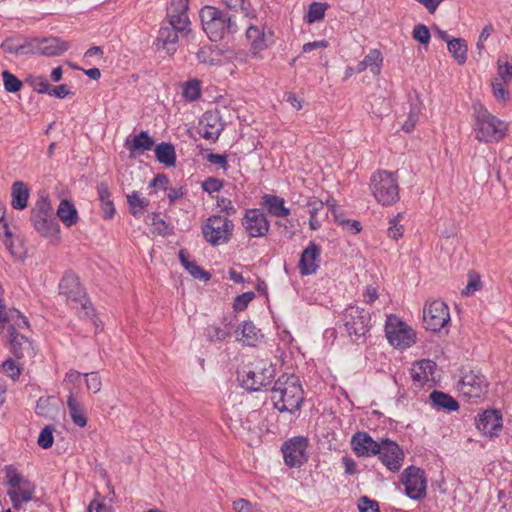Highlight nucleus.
<instances>
[{"label":"nucleus","mask_w":512,"mask_h":512,"mask_svg":"<svg viewBox=\"0 0 512 512\" xmlns=\"http://www.w3.org/2000/svg\"><path fill=\"white\" fill-rule=\"evenodd\" d=\"M327 205L329 206L330 210L332 211L335 220L339 224L343 225L347 230L351 231L353 234H357V233H359L361 231V224H360V222H358L356 220H345V219H342L337 214V208H336V205L334 203H331V202L327 201Z\"/></svg>","instance_id":"nucleus-42"},{"label":"nucleus","mask_w":512,"mask_h":512,"mask_svg":"<svg viewBox=\"0 0 512 512\" xmlns=\"http://www.w3.org/2000/svg\"><path fill=\"white\" fill-rule=\"evenodd\" d=\"M169 24L171 27H174L178 30H185L186 26L189 24V19L187 12L175 13L168 12Z\"/></svg>","instance_id":"nucleus-47"},{"label":"nucleus","mask_w":512,"mask_h":512,"mask_svg":"<svg viewBox=\"0 0 512 512\" xmlns=\"http://www.w3.org/2000/svg\"><path fill=\"white\" fill-rule=\"evenodd\" d=\"M201 95L200 81L197 79L189 80L183 87V96L187 101H195Z\"/></svg>","instance_id":"nucleus-43"},{"label":"nucleus","mask_w":512,"mask_h":512,"mask_svg":"<svg viewBox=\"0 0 512 512\" xmlns=\"http://www.w3.org/2000/svg\"><path fill=\"white\" fill-rule=\"evenodd\" d=\"M28 82L34 91H36L38 93H47L48 94L49 89H50V84L48 83V81L45 77H43V76L30 77L28 79Z\"/></svg>","instance_id":"nucleus-51"},{"label":"nucleus","mask_w":512,"mask_h":512,"mask_svg":"<svg viewBox=\"0 0 512 512\" xmlns=\"http://www.w3.org/2000/svg\"><path fill=\"white\" fill-rule=\"evenodd\" d=\"M205 335L209 341H223L230 336V331L215 325H209L205 328Z\"/></svg>","instance_id":"nucleus-45"},{"label":"nucleus","mask_w":512,"mask_h":512,"mask_svg":"<svg viewBox=\"0 0 512 512\" xmlns=\"http://www.w3.org/2000/svg\"><path fill=\"white\" fill-rule=\"evenodd\" d=\"M481 287L480 278L477 275H470L469 282L465 289L462 291V294L469 296L475 291L479 290Z\"/></svg>","instance_id":"nucleus-64"},{"label":"nucleus","mask_w":512,"mask_h":512,"mask_svg":"<svg viewBox=\"0 0 512 512\" xmlns=\"http://www.w3.org/2000/svg\"><path fill=\"white\" fill-rule=\"evenodd\" d=\"M371 181L373 195L379 203L391 205L398 200V181L394 173L379 171L373 175Z\"/></svg>","instance_id":"nucleus-7"},{"label":"nucleus","mask_w":512,"mask_h":512,"mask_svg":"<svg viewBox=\"0 0 512 512\" xmlns=\"http://www.w3.org/2000/svg\"><path fill=\"white\" fill-rule=\"evenodd\" d=\"M488 383L485 376L478 370H461V378L457 383V390L467 399H479L487 390Z\"/></svg>","instance_id":"nucleus-8"},{"label":"nucleus","mask_w":512,"mask_h":512,"mask_svg":"<svg viewBox=\"0 0 512 512\" xmlns=\"http://www.w3.org/2000/svg\"><path fill=\"white\" fill-rule=\"evenodd\" d=\"M5 324H10L9 333L17 332L16 327L23 328L29 327L27 318L17 309H4L0 316V328Z\"/></svg>","instance_id":"nucleus-27"},{"label":"nucleus","mask_w":512,"mask_h":512,"mask_svg":"<svg viewBox=\"0 0 512 512\" xmlns=\"http://www.w3.org/2000/svg\"><path fill=\"white\" fill-rule=\"evenodd\" d=\"M246 37L251 44V49L254 54L263 51L273 42V33L271 30L265 31L253 25L247 28Z\"/></svg>","instance_id":"nucleus-22"},{"label":"nucleus","mask_w":512,"mask_h":512,"mask_svg":"<svg viewBox=\"0 0 512 512\" xmlns=\"http://www.w3.org/2000/svg\"><path fill=\"white\" fill-rule=\"evenodd\" d=\"M476 139L485 142H498L506 133L507 125L493 116L481 104L474 106Z\"/></svg>","instance_id":"nucleus-3"},{"label":"nucleus","mask_w":512,"mask_h":512,"mask_svg":"<svg viewBox=\"0 0 512 512\" xmlns=\"http://www.w3.org/2000/svg\"><path fill=\"white\" fill-rule=\"evenodd\" d=\"M254 292H245L238 295L234 300V309L236 311H243L247 308L248 304L254 299Z\"/></svg>","instance_id":"nucleus-55"},{"label":"nucleus","mask_w":512,"mask_h":512,"mask_svg":"<svg viewBox=\"0 0 512 512\" xmlns=\"http://www.w3.org/2000/svg\"><path fill=\"white\" fill-rule=\"evenodd\" d=\"M235 334L237 341L247 346H255L262 337L260 330L251 321H243L239 324Z\"/></svg>","instance_id":"nucleus-26"},{"label":"nucleus","mask_w":512,"mask_h":512,"mask_svg":"<svg viewBox=\"0 0 512 512\" xmlns=\"http://www.w3.org/2000/svg\"><path fill=\"white\" fill-rule=\"evenodd\" d=\"M5 482L8 485V495L12 501L13 508L19 509L24 503L33 498L35 487L12 465L4 468Z\"/></svg>","instance_id":"nucleus-5"},{"label":"nucleus","mask_w":512,"mask_h":512,"mask_svg":"<svg viewBox=\"0 0 512 512\" xmlns=\"http://www.w3.org/2000/svg\"><path fill=\"white\" fill-rule=\"evenodd\" d=\"M381 462L393 472L398 471L404 460V453L400 446L389 439L381 440V450L378 452Z\"/></svg>","instance_id":"nucleus-15"},{"label":"nucleus","mask_w":512,"mask_h":512,"mask_svg":"<svg viewBox=\"0 0 512 512\" xmlns=\"http://www.w3.org/2000/svg\"><path fill=\"white\" fill-rule=\"evenodd\" d=\"M308 439L298 436L286 441L282 446L284 461L289 467H300L307 460Z\"/></svg>","instance_id":"nucleus-12"},{"label":"nucleus","mask_w":512,"mask_h":512,"mask_svg":"<svg viewBox=\"0 0 512 512\" xmlns=\"http://www.w3.org/2000/svg\"><path fill=\"white\" fill-rule=\"evenodd\" d=\"M51 398H39L36 404V414L43 417H51L52 409H51Z\"/></svg>","instance_id":"nucleus-54"},{"label":"nucleus","mask_w":512,"mask_h":512,"mask_svg":"<svg viewBox=\"0 0 512 512\" xmlns=\"http://www.w3.org/2000/svg\"><path fill=\"white\" fill-rule=\"evenodd\" d=\"M181 30H178L174 27L167 26L162 27L159 30V35L157 37V40L159 42H162L163 48L169 53L174 54L176 51V43L178 42V32Z\"/></svg>","instance_id":"nucleus-32"},{"label":"nucleus","mask_w":512,"mask_h":512,"mask_svg":"<svg viewBox=\"0 0 512 512\" xmlns=\"http://www.w3.org/2000/svg\"><path fill=\"white\" fill-rule=\"evenodd\" d=\"M321 250L315 242H310L303 250L300 260L299 269L302 275H311L316 273L319 268Z\"/></svg>","instance_id":"nucleus-21"},{"label":"nucleus","mask_w":512,"mask_h":512,"mask_svg":"<svg viewBox=\"0 0 512 512\" xmlns=\"http://www.w3.org/2000/svg\"><path fill=\"white\" fill-rule=\"evenodd\" d=\"M401 482L409 498L419 500L426 496V478L424 471L420 468L407 467L402 473Z\"/></svg>","instance_id":"nucleus-11"},{"label":"nucleus","mask_w":512,"mask_h":512,"mask_svg":"<svg viewBox=\"0 0 512 512\" xmlns=\"http://www.w3.org/2000/svg\"><path fill=\"white\" fill-rule=\"evenodd\" d=\"M435 368L436 363L429 359L415 362L410 369L413 382L418 386H423L433 376Z\"/></svg>","instance_id":"nucleus-23"},{"label":"nucleus","mask_w":512,"mask_h":512,"mask_svg":"<svg viewBox=\"0 0 512 512\" xmlns=\"http://www.w3.org/2000/svg\"><path fill=\"white\" fill-rule=\"evenodd\" d=\"M200 19L204 32L211 41L217 42L227 34L238 31L236 16L212 6H205L200 11Z\"/></svg>","instance_id":"nucleus-2"},{"label":"nucleus","mask_w":512,"mask_h":512,"mask_svg":"<svg viewBox=\"0 0 512 512\" xmlns=\"http://www.w3.org/2000/svg\"><path fill=\"white\" fill-rule=\"evenodd\" d=\"M127 202L129 204L130 213L136 218H140L143 215L149 204V201L145 198H140L139 193L136 191L127 195Z\"/></svg>","instance_id":"nucleus-39"},{"label":"nucleus","mask_w":512,"mask_h":512,"mask_svg":"<svg viewBox=\"0 0 512 512\" xmlns=\"http://www.w3.org/2000/svg\"><path fill=\"white\" fill-rule=\"evenodd\" d=\"M382 62L383 57L381 52L378 49H371L364 59L357 64L355 71L356 73H361L367 68H370V71L374 75H378L381 71Z\"/></svg>","instance_id":"nucleus-28"},{"label":"nucleus","mask_w":512,"mask_h":512,"mask_svg":"<svg viewBox=\"0 0 512 512\" xmlns=\"http://www.w3.org/2000/svg\"><path fill=\"white\" fill-rule=\"evenodd\" d=\"M275 377V368L272 364L256 366L255 369L246 372L243 378V386L250 391H259L269 385Z\"/></svg>","instance_id":"nucleus-13"},{"label":"nucleus","mask_w":512,"mask_h":512,"mask_svg":"<svg viewBox=\"0 0 512 512\" xmlns=\"http://www.w3.org/2000/svg\"><path fill=\"white\" fill-rule=\"evenodd\" d=\"M243 225L251 237L264 236L269 230V222L265 214L259 209L247 210Z\"/></svg>","instance_id":"nucleus-18"},{"label":"nucleus","mask_w":512,"mask_h":512,"mask_svg":"<svg viewBox=\"0 0 512 512\" xmlns=\"http://www.w3.org/2000/svg\"><path fill=\"white\" fill-rule=\"evenodd\" d=\"M358 509L360 512H380L378 503L367 496L359 498Z\"/></svg>","instance_id":"nucleus-56"},{"label":"nucleus","mask_w":512,"mask_h":512,"mask_svg":"<svg viewBox=\"0 0 512 512\" xmlns=\"http://www.w3.org/2000/svg\"><path fill=\"white\" fill-rule=\"evenodd\" d=\"M475 425L484 435L493 437L502 428V415L498 410H485L476 416Z\"/></svg>","instance_id":"nucleus-19"},{"label":"nucleus","mask_w":512,"mask_h":512,"mask_svg":"<svg viewBox=\"0 0 512 512\" xmlns=\"http://www.w3.org/2000/svg\"><path fill=\"white\" fill-rule=\"evenodd\" d=\"M194 278L200 279L203 281H208L211 277L210 273L204 271L200 266H198L195 262L187 266L186 269Z\"/></svg>","instance_id":"nucleus-60"},{"label":"nucleus","mask_w":512,"mask_h":512,"mask_svg":"<svg viewBox=\"0 0 512 512\" xmlns=\"http://www.w3.org/2000/svg\"><path fill=\"white\" fill-rule=\"evenodd\" d=\"M86 387L93 393H98L101 390L102 382L97 372L86 373L85 375Z\"/></svg>","instance_id":"nucleus-52"},{"label":"nucleus","mask_w":512,"mask_h":512,"mask_svg":"<svg viewBox=\"0 0 512 512\" xmlns=\"http://www.w3.org/2000/svg\"><path fill=\"white\" fill-rule=\"evenodd\" d=\"M22 55L41 54V39L33 38L22 43Z\"/></svg>","instance_id":"nucleus-57"},{"label":"nucleus","mask_w":512,"mask_h":512,"mask_svg":"<svg viewBox=\"0 0 512 512\" xmlns=\"http://www.w3.org/2000/svg\"><path fill=\"white\" fill-rule=\"evenodd\" d=\"M433 406L437 409L445 411H457L459 409L458 402L449 394L441 391H433L429 396Z\"/></svg>","instance_id":"nucleus-33"},{"label":"nucleus","mask_w":512,"mask_h":512,"mask_svg":"<svg viewBox=\"0 0 512 512\" xmlns=\"http://www.w3.org/2000/svg\"><path fill=\"white\" fill-rule=\"evenodd\" d=\"M449 322V308L444 302L435 300L425 305L423 309V323L427 330L433 332L440 331Z\"/></svg>","instance_id":"nucleus-10"},{"label":"nucleus","mask_w":512,"mask_h":512,"mask_svg":"<svg viewBox=\"0 0 512 512\" xmlns=\"http://www.w3.org/2000/svg\"><path fill=\"white\" fill-rule=\"evenodd\" d=\"M1 48L4 52L10 54L22 55L23 47L22 44H17L12 39H7L1 44Z\"/></svg>","instance_id":"nucleus-63"},{"label":"nucleus","mask_w":512,"mask_h":512,"mask_svg":"<svg viewBox=\"0 0 512 512\" xmlns=\"http://www.w3.org/2000/svg\"><path fill=\"white\" fill-rule=\"evenodd\" d=\"M54 430V426L52 425H47L41 430L37 440V443L41 448L49 449L50 447H52L54 442Z\"/></svg>","instance_id":"nucleus-46"},{"label":"nucleus","mask_w":512,"mask_h":512,"mask_svg":"<svg viewBox=\"0 0 512 512\" xmlns=\"http://www.w3.org/2000/svg\"><path fill=\"white\" fill-rule=\"evenodd\" d=\"M224 123L218 112H206L203 114L199 123V134L206 140L215 142L222 130Z\"/></svg>","instance_id":"nucleus-17"},{"label":"nucleus","mask_w":512,"mask_h":512,"mask_svg":"<svg viewBox=\"0 0 512 512\" xmlns=\"http://www.w3.org/2000/svg\"><path fill=\"white\" fill-rule=\"evenodd\" d=\"M448 51L452 54L456 62L460 65L464 64L467 60V43L462 38H455L448 41Z\"/></svg>","instance_id":"nucleus-37"},{"label":"nucleus","mask_w":512,"mask_h":512,"mask_svg":"<svg viewBox=\"0 0 512 512\" xmlns=\"http://www.w3.org/2000/svg\"><path fill=\"white\" fill-rule=\"evenodd\" d=\"M4 88L7 92L16 93L21 90L23 83L14 74L8 70L2 72Z\"/></svg>","instance_id":"nucleus-44"},{"label":"nucleus","mask_w":512,"mask_h":512,"mask_svg":"<svg viewBox=\"0 0 512 512\" xmlns=\"http://www.w3.org/2000/svg\"><path fill=\"white\" fill-rule=\"evenodd\" d=\"M223 183L221 180L216 178H208L202 183V188L205 192L211 194L221 190Z\"/></svg>","instance_id":"nucleus-62"},{"label":"nucleus","mask_w":512,"mask_h":512,"mask_svg":"<svg viewBox=\"0 0 512 512\" xmlns=\"http://www.w3.org/2000/svg\"><path fill=\"white\" fill-rule=\"evenodd\" d=\"M69 48V44L59 38L50 37L41 39V55L54 57L63 54Z\"/></svg>","instance_id":"nucleus-30"},{"label":"nucleus","mask_w":512,"mask_h":512,"mask_svg":"<svg viewBox=\"0 0 512 512\" xmlns=\"http://www.w3.org/2000/svg\"><path fill=\"white\" fill-rule=\"evenodd\" d=\"M506 84L507 83H504L503 81L500 82L498 79L492 83L493 94L498 100L505 101L508 98L509 93L505 88Z\"/></svg>","instance_id":"nucleus-61"},{"label":"nucleus","mask_w":512,"mask_h":512,"mask_svg":"<svg viewBox=\"0 0 512 512\" xmlns=\"http://www.w3.org/2000/svg\"><path fill=\"white\" fill-rule=\"evenodd\" d=\"M67 407L73 423L76 426L85 427L87 424L85 409L72 393L67 398Z\"/></svg>","instance_id":"nucleus-31"},{"label":"nucleus","mask_w":512,"mask_h":512,"mask_svg":"<svg viewBox=\"0 0 512 512\" xmlns=\"http://www.w3.org/2000/svg\"><path fill=\"white\" fill-rule=\"evenodd\" d=\"M271 400L280 412L293 413L300 408L303 390L295 375H281L271 389Z\"/></svg>","instance_id":"nucleus-1"},{"label":"nucleus","mask_w":512,"mask_h":512,"mask_svg":"<svg viewBox=\"0 0 512 512\" xmlns=\"http://www.w3.org/2000/svg\"><path fill=\"white\" fill-rule=\"evenodd\" d=\"M3 372L13 380L19 378L21 374V368L19 365H16L15 362L11 359L6 360L2 364Z\"/></svg>","instance_id":"nucleus-58"},{"label":"nucleus","mask_w":512,"mask_h":512,"mask_svg":"<svg viewBox=\"0 0 512 512\" xmlns=\"http://www.w3.org/2000/svg\"><path fill=\"white\" fill-rule=\"evenodd\" d=\"M57 216L67 226L71 227L78 221V212L68 200H62L57 209Z\"/></svg>","instance_id":"nucleus-36"},{"label":"nucleus","mask_w":512,"mask_h":512,"mask_svg":"<svg viewBox=\"0 0 512 512\" xmlns=\"http://www.w3.org/2000/svg\"><path fill=\"white\" fill-rule=\"evenodd\" d=\"M329 5L327 3L313 2L309 5L308 12L305 16L307 23L312 24L322 20L325 16V11Z\"/></svg>","instance_id":"nucleus-40"},{"label":"nucleus","mask_w":512,"mask_h":512,"mask_svg":"<svg viewBox=\"0 0 512 512\" xmlns=\"http://www.w3.org/2000/svg\"><path fill=\"white\" fill-rule=\"evenodd\" d=\"M498 76L504 83H508L512 78V64L508 62L507 56L498 59Z\"/></svg>","instance_id":"nucleus-48"},{"label":"nucleus","mask_w":512,"mask_h":512,"mask_svg":"<svg viewBox=\"0 0 512 512\" xmlns=\"http://www.w3.org/2000/svg\"><path fill=\"white\" fill-rule=\"evenodd\" d=\"M12 201L11 205L14 209L23 210L27 207L29 198V190L27 186L21 182H14L12 185Z\"/></svg>","instance_id":"nucleus-34"},{"label":"nucleus","mask_w":512,"mask_h":512,"mask_svg":"<svg viewBox=\"0 0 512 512\" xmlns=\"http://www.w3.org/2000/svg\"><path fill=\"white\" fill-rule=\"evenodd\" d=\"M341 321L352 342H364L371 328V316L365 309L350 305L344 309Z\"/></svg>","instance_id":"nucleus-4"},{"label":"nucleus","mask_w":512,"mask_h":512,"mask_svg":"<svg viewBox=\"0 0 512 512\" xmlns=\"http://www.w3.org/2000/svg\"><path fill=\"white\" fill-rule=\"evenodd\" d=\"M60 294L65 295L69 300L82 305L88 309V299L86 293L79 284L78 277L73 272H66L59 284Z\"/></svg>","instance_id":"nucleus-14"},{"label":"nucleus","mask_w":512,"mask_h":512,"mask_svg":"<svg viewBox=\"0 0 512 512\" xmlns=\"http://www.w3.org/2000/svg\"><path fill=\"white\" fill-rule=\"evenodd\" d=\"M155 144L154 139L146 131L134 135L132 140L127 139L125 147L129 150L130 156L135 158L146 151H150Z\"/></svg>","instance_id":"nucleus-24"},{"label":"nucleus","mask_w":512,"mask_h":512,"mask_svg":"<svg viewBox=\"0 0 512 512\" xmlns=\"http://www.w3.org/2000/svg\"><path fill=\"white\" fill-rule=\"evenodd\" d=\"M262 203L272 216L287 217L290 214V209L284 205V199L279 196L265 194Z\"/></svg>","instance_id":"nucleus-29"},{"label":"nucleus","mask_w":512,"mask_h":512,"mask_svg":"<svg viewBox=\"0 0 512 512\" xmlns=\"http://www.w3.org/2000/svg\"><path fill=\"white\" fill-rule=\"evenodd\" d=\"M412 37L421 44L427 45L430 41L431 34L426 25L417 24L413 28Z\"/></svg>","instance_id":"nucleus-49"},{"label":"nucleus","mask_w":512,"mask_h":512,"mask_svg":"<svg viewBox=\"0 0 512 512\" xmlns=\"http://www.w3.org/2000/svg\"><path fill=\"white\" fill-rule=\"evenodd\" d=\"M402 217V214H398L390 221V226L388 228V236L394 240H398L403 235V227L399 225V219Z\"/></svg>","instance_id":"nucleus-59"},{"label":"nucleus","mask_w":512,"mask_h":512,"mask_svg":"<svg viewBox=\"0 0 512 512\" xmlns=\"http://www.w3.org/2000/svg\"><path fill=\"white\" fill-rule=\"evenodd\" d=\"M44 215L48 216L49 214H53L52 207L47 197L41 196L35 206L31 210V215Z\"/></svg>","instance_id":"nucleus-50"},{"label":"nucleus","mask_w":512,"mask_h":512,"mask_svg":"<svg viewBox=\"0 0 512 512\" xmlns=\"http://www.w3.org/2000/svg\"><path fill=\"white\" fill-rule=\"evenodd\" d=\"M421 109H422V103L420 101L417 100L416 103L411 104L408 119L402 125V129L405 132L408 133L414 129L416 123L418 122L419 115L421 113Z\"/></svg>","instance_id":"nucleus-41"},{"label":"nucleus","mask_w":512,"mask_h":512,"mask_svg":"<svg viewBox=\"0 0 512 512\" xmlns=\"http://www.w3.org/2000/svg\"><path fill=\"white\" fill-rule=\"evenodd\" d=\"M157 160L167 167H173L176 164L175 148L171 143L162 142L155 149Z\"/></svg>","instance_id":"nucleus-35"},{"label":"nucleus","mask_w":512,"mask_h":512,"mask_svg":"<svg viewBox=\"0 0 512 512\" xmlns=\"http://www.w3.org/2000/svg\"><path fill=\"white\" fill-rule=\"evenodd\" d=\"M233 229V222L222 215L210 216L201 228L203 238L212 246L228 243L232 237Z\"/></svg>","instance_id":"nucleus-6"},{"label":"nucleus","mask_w":512,"mask_h":512,"mask_svg":"<svg viewBox=\"0 0 512 512\" xmlns=\"http://www.w3.org/2000/svg\"><path fill=\"white\" fill-rule=\"evenodd\" d=\"M232 505L236 512H261L256 504L243 498L235 500Z\"/></svg>","instance_id":"nucleus-53"},{"label":"nucleus","mask_w":512,"mask_h":512,"mask_svg":"<svg viewBox=\"0 0 512 512\" xmlns=\"http://www.w3.org/2000/svg\"><path fill=\"white\" fill-rule=\"evenodd\" d=\"M352 449L359 457L378 455L381 450V442L373 440L367 432H356L351 438Z\"/></svg>","instance_id":"nucleus-20"},{"label":"nucleus","mask_w":512,"mask_h":512,"mask_svg":"<svg viewBox=\"0 0 512 512\" xmlns=\"http://www.w3.org/2000/svg\"><path fill=\"white\" fill-rule=\"evenodd\" d=\"M199 63L217 66L221 63V53L218 49H213L211 46H204L199 49L196 54Z\"/></svg>","instance_id":"nucleus-38"},{"label":"nucleus","mask_w":512,"mask_h":512,"mask_svg":"<svg viewBox=\"0 0 512 512\" xmlns=\"http://www.w3.org/2000/svg\"><path fill=\"white\" fill-rule=\"evenodd\" d=\"M385 333L389 343L395 348H407L416 341L413 329L393 315L387 318Z\"/></svg>","instance_id":"nucleus-9"},{"label":"nucleus","mask_w":512,"mask_h":512,"mask_svg":"<svg viewBox=\"0 0 512 512\" xmlns=\"http://www.w3.org/2000/svg\"><path fill=\"white\" fill-rule=\"evenodd\" d=\"M10 346L12 354L21 361L19 363L21 366L32 362V359L36 355L33 343L27 337L18 332L11 333Z\"/></svg>","instance_id":"nucleus-16"},{"label":"nucleus","mask_w":512,"mask_h":512,"mask_svg":"<svg viewBox=\"0 0 512 512\" xmlns=\"http://www.w3.org/2000/svg\"><path fill=\"white\" fill-rule=\"evenodd\" d=\"M31 221L36 231L44 237L54 236L59 233V225L53 214L48 216L31 215Z\"/></svg>","instance_id":"nucleus-25"}]
</instances>
